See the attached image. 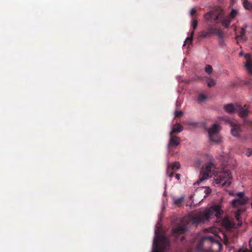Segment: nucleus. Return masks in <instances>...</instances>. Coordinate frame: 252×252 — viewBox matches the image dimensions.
<instances>
[{
  "instance_id": "5701e85b",
  "label": "nucleus",
  "mask_w": 252,
  "mask_h": 252,
  "mask_svg": "<svg viewBox=\"0 0 252 252\" xmlns=\"http://www.w3.org/2000/svg\"><path fill=\"white\" fill-rule=\"evenodd\" d=\"M184 197H181L180 198H175L174 199V203L176 205L179 206L180 205H181L182 203V202L184 201Z\"/></svg>"
},
{
  "instance_id": "f03ea898",
  "label": "nucleus",
  "mask_w": 252,
  "mask_h": 252,
  "mask_svg": "<svg viewBox=\"0 0 252 252\" xmlns=\"http://www.w3.org/2000/svg\"><path fill=\"white\" fill-rule=\"evenodd\" d=\"M222 214L223 211L220 206L213 205L203 212L194 215L192 218V221L193 223L198 224L208 221L214 216L217 219H220L221 218Z\"/></svg>"
},
{
  "instance_id": "2eb2a0df",
  "label": "nucleus",
  "mask_w": 252,
  "mask_h": 252,
  "mask_svg": "<svg viewBox=\"0 0 252 252\" xmlns=\"http://www.w3.org/2000/svg\"><path fill=\"white\" fill-rule=\"evenodd\" d=\"M183 130L182 126L180 123L175 125L170 132V135L175 134L181 132Z\"/></svg>"
},
{
  "instance_id": "20e7f679",
  "label": "nucleus",
  "mask_w": 252,
  "mask_h": 252,
  "mask_svg": "<svg viewBox=\"0 0 252 252\" xmlns=\"http://www.w3.org/2000/svg\"><path fill=\"white\" fill-rule=\"evenodd\" d=\"M222 17L221 10H211L204 15V19L210 23H218Z\"/></svg>"
},
{
  "instance_id": "b1692460",
  "label": "nucleus",
  "mask_w": 252,
  "mask_h": 252,
  "mask_svg": "<svg viewBox=\"0 0 252 252\" xmlns=\"http://www.w3.org/2000/svg\"><path fill=\"white\" fill-rule=\"evenodd\" d=\"M241 212H242V210L241 209H239L237 210L236 215H235V217H236L237 220L238 222V223L239 224L240 223V225H241V224L242 223V221H240V214H241Z\"/></svg>"
},
{
  "instance_id": "39448f33",
  "label": "nucleus",
  "mask_w": 252,
  "mask_h": 252,
  "mask_svg": "<svg viewBox=\"0 0 252 252\" xmlns=\"http://www.w3.org/2000/svg\"><path fill=\"white\" fill-rule=\"evenodd\" d=\"M220 130V127L218 124L212 126L208 129L209 139L212 142L219 143L221 141L220 137L219 136V132Z\"/></svg>"
},
{
  "instance_id": "9b49d317",
  "label": "nucleus",
  "mask_w": 252,
  "mask_h": 252,
  "mask_svg": "<svg viewBox=\"0 0 252 252\" xmlns=\"http://www.w3.org/2000/svg\"><path fill=\"white\" fill-rule=\"evenodd\" d=\"M181 142V139L179 137L174 135V134L170 135V139L168 144L169 148L173 147H176L179 145Z\"/></svg>"
},
{
  "instance_id": "dca6fc26",
  "label": "nucleus",
  "mask_w": 252,
  "mask_h": 252,
  "mask_svg": "<svg viewBox=\"0 0 252 252\" xmlns=\"http://www.w3.org/2000/svg\"><path fill=\"white\" fill-rule=\"evenodd\" d=\"M224 110L230 114L236 112V106L235 107L233 104L229 103L224 106Z\"/></svg>"
},
{
  "instance_id": "a878e982",
  "label": "nucleus",
  "mask_w": 252,
  "mask_h": 252,
  "mask_svg": "<svg viewBox=\"0 0 252 252\" xmlns=\"http://www.w3.org/2000/svg\"><path fill=\"white\" fill-rule=\"evenodd\" d=\"M216 85V81L213 79H209L207 81V86L208 87H212Z\"/></svg>"
},
{
  "instance_id": "ddd939ff",
  "label": "nucleus",
  "mask_w": 252,
  "mask_h": 252,
  "mask_svg": "<svg viewBox=\"0 0 252 252\" xmlns=\"http://www.w3.org/2000/svg\"><path fill=\"white\" fill-rule=\"evenodd\" d=\"M198 25V22L196 20H193L192 23V26L193 30L191 32V35L190 37H188L187 38L186 41H185L184 46H185L188 42H189V43H191V41L193 39V35L194 34V30L197 28Z\"/></svg>"
},
{
  "instance_id": "c85d7f7f",
  "label": "nucleus",
  "mask_w": 252,
  "mask_h": 252,
  "mask_svg": "<svg viewBox=\"0 0 252 252\" xmlns=\"http://www.w3.org/2000/svg\"><path fill=\"white\" fill-rule=\"evenodd\" d=\"M183 114V113L182 111H176L175 112V117H180L182 116Z\"/></svg>"
},
{
  "instance_id": "2f4dec72",
  "label": "nucleus",
  "mask_w": 252,
  "mask_h": 252,
  "mask_svg": "<svg viewBox=\"0 0 252 252\" xmlns=\"http://www.w3.org/2000/svg\"><path fill=\"white\" fill-rule=\"evenodd\" d=\"M196 13V10L194 8H192L190 11V15L193 16Z\"/></svg>"
},
{
  "instance_id": "423d86ee",
  "label": "nucleus",
  "mask_w": 252,
  "mask_h": 252,
  "mask_svg": "<svg viewBox=\"0 0 252 252\" xmlns=\"http://www.w3.org/2000/svg\"><path fill=\"white\" fill-rule=\"evenodd\" d=\"M236 113L243 119L245 125L247 126H252V121L247 120V116L250 113L249 106L244 105L243 107L240 105H236Z\"/></svg>"
},
{
  "instance_id": "4468645a",
  "label": "nucleus",
  "mask_w": 252,
  "mask_h": 252,
  "mask_svg": "<svg viewBox=\"0 0 252 252\" xmlns=\"http://www.w3.org/2000/svg\"><path fill=\"white\" fill-rule=\"evenodd\" d=\"M247 60L246 67L249 72L252 75V60L251 59V56L247 54L245 56Z\"/></svg>"
},
{
  "instance_id": "f704fd0d",
  "label": "nucleus",
  "mask_w": 252,
  "mask_h": 252,
  "mask_svg": "<svg viewBox=\"0 0 252 252\" xmlns=\"http://www.w3.org/2000/svg\"><path fill=\"white\" fill-rule=\"evenodd\" d=\"M184 236H182V237H181V238H180V240H181V241H182V242L183 241V240H184Z\"/></svg>"
},
{
  "instance_id": "6e6552de",
  "label": "nucleus",
  "mask_w": 252,
  "mask_h": 252,
  "mask_svg": "<svg viewBox=\"0 0 252 252\" xmlns=\"http://www.w3.org/2000/svg\"><path fill=\"white\" fill-rule=\"evenodd\" d=\"M187 230V227L185 224H180L173 228L172 230V234L175 237L176 239H178V236L184 234Z\"/></svg>"
},
{
  "instance_id": "aec40b11",
  "label": "nucleus",
  "mask_w": 252,
  "mask_h": 252,
  "mask_svg": "<svg viewBox=\"0 0 252 252\" xmlns=\"http://www.w3.org/2000/svg\"><path fill=\"white\" fill-rule=\"evenodd\" d=\"M211 34L209 33L208 30L207 31H202L199 32V36L201 38H205L208 37H210Z\"/></svg>"
},
{
  "instance_id": "7c9ffc66",
  "label": "nucleus",
  "mask_w": 252,
  "mask_h": 252,
  "mask_svg": "<svg viewBox=\"0 0 252 252\" xmlns=\"http://www.w3.org/2000/svg\"><path fill=\"white\" fill-rule=\"evenodd\" d=\"M246 155L248 157L251 156L252 155V149L251 148L248 149Z\"/></svg>"
},
{
  "instance_id": "4be33fe9",
  "label": "nucleus",
  "mask_w": 252,
  "mask_h": 252,
  "mask_svg": "<svg viewBox=\"0 0 252 252\" xmlns=\"http://www.w3.org/2000/svg\"><path fill=\"white\" fill-rule=\"evenodd\" d=\"M249 245L250 247V250L247 249H241L239 250L238 252H252V238L249 241Z\"/></svg>"
},
{
  "instance_id": "1a4fd4ad",
  "label": "nucleus",
  "mask_w": 252,
  "mask_h": 252,
  "mask_svg": "<svg viewBox=\"0 0 252 252\" xmlns=\"http://www.w3.org/2000/svg\"><path fill=\"white\" fill-rule=\"evenodd\" d=\"M180 167V164L179 162H175L173 164L167 163L166 169V174L170 177H172L175 171H177Z\"/></svg>"
},
{
  "instance_id": "f3484780",
  "label": "nucleus",
  "mask_w": 252,
  "mask_h": 252,
  "mask_svg": "<svg viewBox=\"0 0 252 252\" xmlns=\"http://www.w3.org/2000/svg\"><path fill=\"white\" fill-rule=\"evenodd\" d=\"M246 33V29L245 28H242L241 29V31L240 32L239 34H237L235 36V39L239 40H246V37L245 36Z\"/></svg>"
},
{
  "instance_id": "0eeeda50",
  "label": "nucleus",
  "mask_w": 252,
  "mask_h": 252,
  "mask_svg": "<svg viewBox=\"0 0 252 252\" xmlns=\"http://www.w3.org/2000/svg\"><path fill=\"white\" fill-rule=\"evenodd\" d=\"M206 241H209L211 243L210 250L212 252L220 251L222 245L218 241L215 240L214 236L212 235H207L202 238L201 243H205Z\"/></svg>"
},
{
  "instance_id": "6ab92c4d",
  "label": "nucleus",
  "mask_w": 252,
  "mask_h": 252,
  "mask_svg": "<svg viewBox=\"0 0 252 252\" xmlns=\"http://www.w3.org/2000/svg\"><path fill=\"white\" fill-rule=\"evenodd\" d=\"M243 6L245 9L249 10L252 11V2L249 1L248 0H244L243 1Z\"/></svg>"
},
{
  "instance_id": "a211bd4d",
  "label": "nucleus",
  "mask_w": 252,
  "mask_h": 252,
  "mask_svg": "<svg viewBox=\"0 0 252 252\" xmlns=\"http://www.w3.org/2000/svg\"><path fill=\"white\" fill-rule=\"evenodd\" d=\"M232 19L228 16H226L222 19L221 24L225 28H228Z\"/></svg>"
},
{
  "instance_id": "412c9836",
  "label": "nucleus",
  "mask_w": 252,
  "mask_h": 252,
  "mask_svg": "<svg viewBox=\"0 0 252 252\" xmlns=\"http://www.w3.org/2000/svg\"><path fill=\"white\" fill-rule=\"evenodd\" d=\"M217 28L213 27L211 25L209 24L207 26V30L209 31L210 34L211 35L215 34L217 32Z\"/></svg>"
},
{
  "instance_id": "9d476101",
  "label": "nucleus",
  "mask_w": 252,
  "mask_h": 252,
  "mask_svg": "<svg viewBox=\"0 0 252 252\" xmlns=\"http://www.w3.org/2000/svg\"><path fill=\"white\" fill-rule=\"evenodd\" d=\"M230 125L231 127V134L234 137H239L240 135V133L242 132L241 125L234 122H231L230 123Z\"/></svg>"
},
{
  "instance_id": "72a5a7b5",
  "label": "nucleus",
  "mask_w": 252,
  "mask_h": 252,
  "mask_svg": "<svg viewBox=\"0 0 252 252\" xmlns=\"http://www.w3.org/2000/svg\"><path fill=\"white\" fill-rule=\"evenodd\" d=\"M175 178L177 180H179L180 178V174H176L175 175Z\"/></svg>"
},
{
  "instance_id": "bb28decb",
  "label": "nucleus",
  "mask_w": 252,
  "mask_h": 252,
  "mask_svg": "<svg viewBox=\"0 0 252 252\" xmlns=\"http://www.w3.org/2000/svg\"><path fill=\"white\" fill-rule=\"evenodd\" d=\"M237 14V11L235 9H232L229 14V15H228L231 19H233L234 17H236V15Z\"/></svg>"
},
{
  "instance_id": "7ed1b4c3",
  "label": "nucleus",
  "mask_w": 252,
  "mask_h": 252,
  "mask_svg": "<svg viewBox=\"0 0 252 252\" xmlns=\"http://www.w3.org/2000/svg\"><path fill=\"white\" fill-rule=\"evenodd\" d=\"M159 243L156 239L154 240L153 252H165L169 246V240L165 236H160L158 238Z\"/></svg>"
},
{
  "instance_id": "cd10ccee",
  "label": "nucleus",
  "mask_w": 252,
  "mask_h": 252,
  "mask_svg": "<svg viewBox=\"0 0 252 252\" xmlns=\"http://www.w3.org/2000/svg\"><path fill=\"white\" fill-rule=\"evenodd\" d=\"M206 96L203 94H199L198 96V100L200 101H203L206 99Z\"/></svg>"
},
{
  "instance_id": "c756f323",
  "label": "nucleus",
  "mask_w": 252,
  "mask_h": 252,
  "mask_svg": "<svg viewBox=\"0 0 252 252\" xmlns=\"http://www.w3.org/2000/svg\"><path fill=\"white\" fill-rule=\"evenodd\" d=\"M215 34L217 35L218 37L220 38L222 37V32L219 30L217 29V32L215 33Z\"/></svg>"
},
{
  "instance_id": "393cba45",
  "label": "nucleus",
  "mask_w": 252,
  "mask_h": 252,
  "mask_svg": "<svg viewBox=\"0 0 252 252\" xmlns=\"http://www.w3.org/2000/svg\"><path fill=\"white\" fill-rule=\"evenodd\" d=\"M205 71L208 74H211L213 71V67L211 65L207 64L205 67Z\"/></svg>"
},
{
  "instance_id": "473e14b6",
  "label": "nucleus",
  "mask_w": 252,
  "mask_h": 252,
  "mask_svg": "<svg viewBox=\"0 0 252 252\" xmlns=\"http://www.w3.org/2000/svg\"><path fill=\"white\" fill-rule=\"evenodd\" d=\"M237 195L239 197H245L244 196V193L243 192H239L238 194H237Z\"/></svg>"
},
{
  "instance_id": "f257e3e1",
  "label": "nucleus",
  "mask_w": 252,
  "mask_h": 252,
  "mask_svg": "<svg viewBox=\"0 0 252 252\" xmlns=\"http://www.w3.org/2000/svg\"><path fill=\"white\" fill-rule=\"evenodd\" d=\"M214 165L212 163H209L206 165L204 170H202L200 174L199 181L200 182L208 179L211 177V173L215 176L217 184H221L222 186H228L231 184L232 175L228 170L221 169L218 172L214 169Z\"/></svg>"
},
{
  "instance_id": "f8f14e48",
  "label": "nucleus",
  "mask_w": 252,
  "mask_h": 252,
  "mask_svg": "<svg viewBox=\"0 0 252 252\" xmlns=\"http://www.w3.org/2000/svg\"><path fill=\"white\" fill-rule=\"evenodd\" d=\"M246 202L247 199L245 197H238L232 201L231 205L233 207L237 208L244 205Z\"/></svg>"
}]
</instances>
